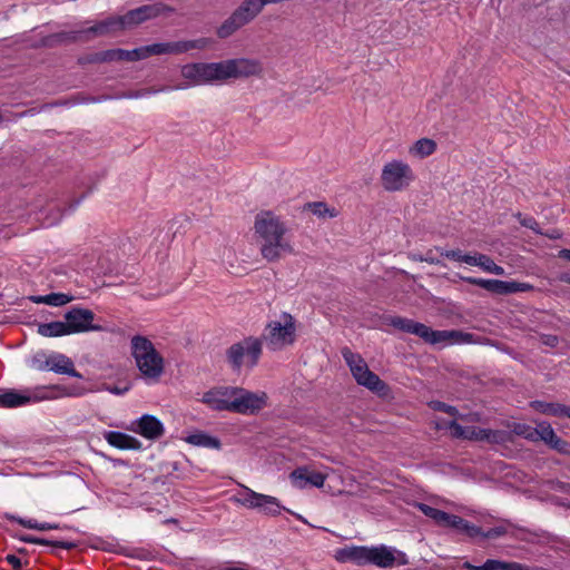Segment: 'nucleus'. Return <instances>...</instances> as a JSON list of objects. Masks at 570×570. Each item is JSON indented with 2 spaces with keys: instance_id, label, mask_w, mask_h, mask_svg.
I'll list each match as a JSON object with an SVG mask.
<instances>
[{
  "instance_id": "1",
  "label": "nucleus",
  "mask_w": 570,
  "mask_h": 570,
  "mask_svg": "<svg viewBox=\"0 0 570 570\" xmlns=\"http://www.w3.org/2000/svg\"><path fill=\"white\" fill-rule=\"evenodd\" d=\"M254 229L261 242V254L265 259L274 262L284 254L293 253V246L285 238L287 227L274 213L269 210L258 213Z\"/></svg>"
},
{
  "instance_id": "2",
  "label": "nucleus",
  "mask_w": 570,
  "mask_h": 570,
  "mask_svg": "<svg viewBox=\"0 0 570 570\" xmlns=\"http://www.w3.org/2000/svg\"><path fill=\"white\" fill-rule=\"evenodd\" d=\"M131 355L144 379L157 382L165 370V361L153 342L146 336L135 335L130 341Z\"/></svg>"
},
{
  "instance_id": "3",
  "label": "nucleus",
  "mask_w": 570,
  "mask_h": 570,
  "mask_svg": "<svg viewBox=\"0 0 570 570\" xmlns=\"http://www.w3.org/2000/svg\"><path fill=\"white\" fill-rule=\"evenodd\" d=\"M296 322L288 313H282L277 320L269 321L259 338L269 351L278 352L296 341Z\"/></svg>"
},
{
  "instance_id": "4",
  "label": "nucleus",
  "mask_w": 570,
  "mask_h": 570,
  "mask_svg": "<svg viewBox=\"0 0 570 570\" xmlns=\"http://www.w3.org/2000/svg\"><path fill=\"white\" fill-rule=\"evenodd\" d=\"M124 30L120 16L108 17L95 23L91 27L69 32H60L48 37L43 45L53 46L60 42L78 41V40H91L96 37H102Z\"/></svg>"
},
{
  "instance_id": "5",
  "label": "nucleus",
  "mask_w": 570,
  "mask_h": 570,
  "mask_svg": "<svg viewBox=\"0 0 570 570\" xmlns=\"http://www.w3.org/2000/svg\"><path fill=\"white\" fill-rule=\"evenodd\" d=\"M262 354V341L257 337H246L228 347L227 362L234 371H240L243 366L253 368Z\"/></svg>"
},
{
  "instance_id": "6",
  "label": "nucleus",
  "mask_w": 570,
  "mask_h": 570,
  "mask_svg": "<svg viewBox=\"0 0 570 570\" xmlns=\"http://www.w3.org/2000/svg\"><path fill=\"white\" fill-rule=\"evenodd\" d=\"M180 73L184 82L175 86L176 90L220 82L217 62L187 63L181 67Z\"/></svg>"
},
{
  "instance_id": "7",
  "label": "nucleus",
  "mask_w": 570,
  "mask_h": 570,
  "mask_svg": "<svg viewBox=\"0 0 570 570\" xmlns=\"http://www.w3.org/2000/svg\"><path fill=\"white\" fill-rule=\"evenodd\" d=\"M380 179L386 191L394 193L406 189L415 175L407 163L394 159L383 166Z\"/></svg>"
},
{
  "instance_id": "8",
  "label": "nucleus",
  "mask_w": 570,
  "mask_h": 570,
  "mask_svg": "<svg viewBox=\"0 0 570 570\" xmlns=\"http://www.w3.org/2000/svg\"><path fill=\"white\" fill-rule=\"evenodd\" d=\"M219 81L226 82L230 79L261 77L263 63L253 58H233L218 61Z\"/></svg>"
},
{
  "instance_id": "9",
  "label": "nucleus",
  "mask_w": 570,
  "mask_h": 570,
  "mask_svg": "<svg viewBox=\"0 0 570 570\" xmlns=\"http://www.w3.org/2000/svg\"><path fill=\"white\" fill-rule=\"evenodd\" d=\"M237 502L247 509H255L261 513L272 517H276L283 510H286L277 498L255 492L245 485L238 492Z\"/></svg>"
},
{
  "instance_id": "10",
  "label": "nucleus",
  "mask_w": 570,
  "mask_h": 570,
  "mask_svg": "<svg viewBox=\"0 0 570 570\" xmlns=\"http://www.w3.org/2000/svg\"><path fill=\"white\" fill-rule=\"evenodd\" d=\"M232 413L254 415L267 406L268 396L265 392H252L233 386Z\"/></svg>"
},
{
  "instance_id": "11",
  "label": "nucleus",
  "mask_w": 570,
  "mask_h": 570,
  "mask_svg": "<svg viewBox=\"0 0 570 570\" xmlns=\"http://www.w3.org/2000/svg\"><path fill=\"white\" fill-rule=\"evenodd\" d=\"M411 334H414L430 344L451 343L464 344L471 343L473 335L462 331H434L423 323L414 321Z\"/></svg>"
},
{
  "instance_id": "12",
  "label": "nucleus",
  "mask_w": 570,
  "mask_h": 570,
  "mask_svg": "<svg viewBox=\"0 0 570 570\" xmlns=\"http://www.w3.org/2000/svg\"><path fill=\"white\" fill-rule=\"evenodd\" d=\"M58 386L50 387H38L33 392L24 391L18 392L16 390H9L4 393H0V406L1 407H18L26 405L31 402H39L46 399H50V391L57 390Z\"/></svg>"
},
{
  "instance_id": "13",
  "label": "nucleus",
  "mask_w": 570,
  "mask_h": 570,
  "mask_svg": "<svg viewBox=\"0 0 570 570\" xmlns=\"http://www.w3.org/2000/svg\"><path fill=\"white\" fill-rule=\"evenodd\" d=\"M206 39L178 41V42H166V43H153L140 47L141 58L146 59L155 55L164 53H183L191 49H203L207 46Z\"/></svg>"
},
{
  "instance_id": "14",
  "label": "nucleus",
  "mask_w": 570,
  "mask_h": 570,
  "mask_svg": "<svg viewBox=\"0 0 570 570\" xmlns=\"http://www.w3.org/2000/svg\"><path fill=\"white\" fill-rule=\"evenodd\" d=\"M70 334L101 331V326L94 325L95 314L87 308L73 307L65 314Z\"/></svg>"
},
{
  "instance_id": "15",
  "label": "nucleus",
  "mask_w": 570,
  "mask_h": 570,
  "mask_svg": "<svg viewBox=\"0 0 570 570\" xmlns=\"http://www.w3.org/2000/svg\"><path fill=\"white\" fill-rule=\"evenodd\" d=\"M168 10L169 8L163 3L141 6L139 8L128 11L124 16H120L122 28L124 30L131 28L148 19L156 18Z\"/></svg>"
},
{
  "instance_id": "16",
  "label": "nucleus",
  "mask_w": 570,
  "mask_h": 570,
  "mask_svg": "<svg viewBox=\"0 0 570 570\" xmlns=\"http://www.w3.org/2000/svg\"><path fill=\"white\" fill-rule=\"evenodd\" d=\"M127 430L141 435L147 440H158L165 434V426L156 416L144 414L132 421Z\"/></svg>"
},
{
  "instance_id": "17",
  "label": "nucleus",
  "mask_w": 570,
  "mask_h": 570,
  "mask_svg": "<svg viewBox=\"0 0 570 570\" xmlns=\"http://www.w3.org/2000/svg\"><path fill=\"white\" fill-rule=\"evenodd\" d=\"M233 386H217L205 392L200 402L213 411L230 412L233 401Z\"/></svg>"
},
{
  "instance_id": "18",
  "label": "nucleus",
  "mask_w": 570,
  "mask_h": 570,
  "mask_svg": "<svg viewBox=\"0 0 570 570\" xmlns=\"http://www.w3.org/2000/svg\"><path fill=\"white\" fill-rule=\"evenodd\" d=\"M406 562L405 554L396 552L392 548L385 546L371 547L370 564L379 568H392L395 563L405 564Z\"/></svg>"
},
{
  "instance_id": "19",
  "label": "nucleus",
  "mask_w": 570,
  "mask_h": 570,
  "mask_svg": "<svg viewBox=\"0 0 570 570\" xmlns=\"http://www.w3.org/2000/svg\"><path fill=\"white\" fill-rule=\"evenodd\" d=\"M352 375L360 385L379 394H384L387 389L386 384L375 373L370 371L366 363L357 366L352 372Z\"/></svg>"
},
{
  "instance_id": "20",
  "label": "nucleus",
  "mask_w": 570,
  "mask_h": 570,
  "mask_svg": "<svg viewBox=\"0 0 570 570\" xmlns=\"http://www.w3.org/2000/svg\"><path fill=\"white\" fill-rule=\"evenodd\" d=\"M291 479L294 485L299 489H304L308 484L322 488L326 480V475L321 472L309 470L307 466H301L291 473Z\"/></svg>"
},
{
  "instance_id": "21",
  "label": "nucleus",
  "mask_w": 570,
  "mask_h": 570,
  "mask_svg": "<svg viewBox=\"0 0 570 570\" xmlns=\"http://www.w3.org/2000/svg\"><path fill=\"white\" fill-rule=\"evenodd\" d=\"M371 547L352 546L336 551L335 558L340 562H352L356 566L370 564Z\"/></svg>"
},
{
  "instance_id": "22",
  "label": "nucleus",
  "mask_w": 570,
  "mask_h": 570,
  "mask_svg": "<svg viewBox=\"0 0 570 570\" xmlns=\"http://www.w3.org/2000/svg\"><path fill=\"white\" fill-rule=\"evenodd\" d=\"M142 60L140 48L134 50L125 49H110L98 52L94 56L91 61L108 62V61H138Z\"/></svg>"
},
{
  "instance_id": "23",
  "label": "nucleus",
  "mask_w": 570,
  "mask_h": 570,
  "mask_svg": "<svg viewBox=\"0 0 570 570\" xmlns=\"http://www.w3.org/2000/svg\"><path fill=\"white\" fill-rule=\"evenodd\" d=\"M104 439L109 445L119 450L139 451L142 448V444L138 439L118 431L104 432Z\"/></svg>"
},
{
  "instance_id": "24",
  "label": "nucleus",
  "mask_w": 570,
  "mask_h": 570,
  "mask_svg": "<svg viewBox=\"0 0 570 570\" xmlns=\"http://www.w3.org/2000/svg\"><path fill=\"white\" fill-rule=\"evenodd\" d=\"M48 371H53L58 374H67L72 377L82 379V375L76 371L71 358L61 353H51L48 355Z\"/></svg>"
},
{
  "instance_id": "25",
  "label": "nucleus",
  "mask_w": 570,
  "mask_h": 570,
  "mask_svg": "<svg viewBox=\"0 0 570 570\" xmlns=\"http://www.w3.org/2000/svg\"><path fill=\"white\" fill-rule=\"evenodd\" d=\"M510 440V435L503 430L481 429L473 426L471 441H484L491 444H502Z\"/></svg>"
},
{
  "instance_id": "26",
  "label": "nucleus",
  "mask_w": 570,
  "mask_h": 570,
  "mask_svg": "<svg viewBox=\"0 0 570 570\" xmlns=\"http://www.w3.org/2000/svg\"><path fill=\"white\" fill-rule=\"evenodd\" d=\"M460 278L468 284L480 286L491 293H495V294H500V295L508 294V282H505V281L484 279V278H476V277H470V276H461Z\"/></svg>"
},
{
  "instance_id": "27",
  "label": "nucleus",
  "mask_w": 570,
  "mask_h": 570,
  "mask_svg": "<svg viewBox=\"0 0 570 570\" xmlns=\"http://www.w3.org/2000/svg\"><path fill=\"white\" fill-rule=\"evenodd\" d=\"M463 568L468 570H529L527 566L518 562H505L500 560L489 559L482 566H474L466 561Z\"/></svg>"
},
{
  "instance_id": "28",
  "label": "nucleus",
  "mask_w": 570,
  "mask_h": 570,
  "mask_svg": "<svg viewBox=\"0 0 570 570\" xmlns=\"http://www.w3.org/2000/svg\"><path fill=\"white\" fill-rule=\"evenodd\" d=\"M416 507L424 515L441 525L451 527L452 519L455 517L454 514H449L425 503H417Z\"/></svg>"
},
{
  "instance_id": "29",
  "label": "nucleus",
  "mask_w": 570,
  "mask_h": 570,
  "mask_svg": "<svg viewBox=\"0 0 570 570\" xmlns=\"http://www.w3.org/2000/svg\"><path fill=\"white\" fill-rule=\"evenodd\" d=\"M38 333L45 337H58L70 335L67 323L57 321L38 325Z\"/></svg>"
},
{
  "instance_id": "30",
  "label": "nucleus",
  "mask_w": 570,
  "mask_h": 570,
  "mask_svg": "<svg viewBox=\"0 0 570 570\" xmlns=\"http://www.w3.org/2000/svg\"><path fill=\"white\" fill-rule=\"evenodd\" d=\"M185 440L187 443L196 446L217 450L220 449L222 446L219 439L212 436L205 432H195L193 434H189Z\"/></svg>"
},
{
  "instance_id": "31",
  "label": "nucleus",
  "mask_w": 570,
  "mask_h": 570,
  "mask_svg": "<svg viewBox=\"0 0 570 570\" xmlns=\"http://www.w3.org/2000/svg\"><path fill=\"white\" fill-rule=\"evenodd\" d=\"M530 406L546 415L562 417L563 404L557 402L532 401Z\"/></svg>"
},
{
  "instance_id": "32",
  "label": "nucleus",
  "mask_w": 570,
  "mask_h": 570,
  "mask_svg": "<svg viewBox=\"0 0 570 570\" xmlns=\"http://www.w3.org/2000/svg\"><path fill=\"white\" fill-rule=\"evenodd\" d=\"M436 150V142L429 138H421L410 148V154L417 158H425Z\"/></svg>"
},
{
  "instance_id": "33",
  "label": "nucleus",
  "mask_w": 570,
  "mask_h": 570,
  "mask_svg": "<svg viewBox=\"0 0 570 570\" xmlns=\"http://www.w3.org/2000/svg\"><path fill=\"white\" fill-rule=\"evenodd\" d=\"M450 528L456 529L470 538H483V530L480 527L470 523L459 515H455L454 519H452V524Z\"/></svg>"
},
{
  "instance_id": "34",
  "label": "nucleus",
  "mask_w": 570,
  "mask_h": 570,
  "mask_svg": "<svg viewBox=\"0 0 570 570\" xmlns=\"http://www.w3.org/2000/svg\"><path fill=\"white\" fill-rule=\"evenodd\" d=\"M19 539L26 543L51 546V547H57V548H61V549H66V550H71V549L76 548V543L70 542V541H50L47 539L37 538L33 535H29V534L21 535Z\"/></svg>"
},
{
  "instance_id": "35",
  "label": "nucleus",
  "mask_w": 570,
  "mask_h": 570,
  "mask_svg": "<svg viewBox=\"0 0 570 570\" xmlns=\"http://www.w3.org/2000/svg\"><path fill=\"white\" fill-rule=\"evenodd\" d=\"M556 436L557 434L549 422H535L534 442L541 440L549 445Z\"/></svg>"
},
{
  "instance_id": "36",
  "label": "nucleus",
  "mask_w": 570,
  "mask_h": 570,
  "mask_svg": "<svg viewBox=\"0 0 570 570\" xmlns=\"http://www.w3.org/2000/svg\"><path fill=\"white\" fill-rule=\"evenodd\" d=\"M72 299L71 296L62 293H51L43 296H35L32 301L35 303H43L50 306H62Z\"/></svg>"
},
{
  "instance_id": "37",
  "label": "nucleus",
  "mask_w": 570,
  "mask_h": 570,
  "mask_svg": "<svg viewBox=\"0 0 570 570\" xmlns=\"http://www.w3.org/2000/svg\"><path fill=\"white\" fill-rule=\"evenodd\" d=\"M455 439L471 441L473 434V426H462L455 421L445 423L444 425Z\"/></svg>"
},
{
  "instance_id": "38",
  "label": "nucleus",
  "mask_w": 570,
  "mask_h": 570,
  "mask_svg": "<svg viewBox=\"0 0 570 570\" xmlns=\"http://www.w3.org/2000/svg\"><path fill=\"white\" fill-rule=\"evenodd\" d=\"M307 208L317 217L325 218V217H336L337 212L335 208L328 207L325 203L316 202V203H309L307 204Z\"/></svg>"
},
{
  "instance_id": "39",
  "label": "nucleus",
  "mask_w": 570,
  "mask_h": 570,
  "mask_svg": "<svg viewBox=\"0 0 570 570\" xmlns=\"http://www.w3.org/2000/svg\"><path fill=\"white\" fill-rule=\"evenodd\" d=\"M342 356L351 372H353L357 366L366 363L360 354L352 352L348 347L342 348Z\"/></svg>"
},
{
  "instance_id": "40",
  "label": "nucleus",
  "mask_w": 570,
  "mask_h": 570,
  "mask_svg": "<svg viewBox=\"0 0 570 570\" xmlns=\"http://www.w3.org/2000/svg\"><path fill=\"white\" fill-rule=\"evenodd\" d=\"M386 321H387L389 325H392L393 327H395L402 332H405V333H411L412 325L414 324L413 320L401 317V316H392V317H389Z\"/></svg>"
},
{
  "instance_id": "41",
  "label": "nucleus",
  "mask_w": 570,
  "mask_h": 570,
  "mask_svg": "<svg viewBox=\"0 0 570 570\" xmlns=\"http://www.w3.org/2000/svg\"><path fill=\"white\" fill-rule=\"evenodd\" d=\"M490 259L491 257L485 254L474 253L473 255L469 254V257L465 259V264L470 266H478L485 272Z\"/></svg>"
},
{
  "instance_id": "42",
  "label": "nucleus",
  "mask_w": 570,
  "mask_h": 570,
  "mask_svg": "<svg viewBox=\"0 0 570 570\" xmlns=\"http://www.w3.org/2000/svg\"><path fill=\"white\" fill-rule=\"evenodd\" d=\"M517 435L522 436L529 441L534 442L535 428H532L525 423H515L512 430Z\"/></svg>"
},
{
  "instance_id": "43",
  "label": "nucleus",
  "mask_w": 570,
  "mask_h": 570,
  "mask_svg": "<svg viewBox=\"0 0 570 570\" xmlns=\"http://www.w3.org/2000/svg\"><path fill=\"white\" fill-rule=\"evenodd\" d=\"M48 355L42 352L35 354L31 358V367L38 371H48Z\"/></svg>"
},
{
  "instance_id": "44",
  "label": "nucleus",
  "mask_w": 570,
  "mask_h": 570,
  "mask_svg": "<svg viewBox=\"0 0 570 570\" xmlns=\"http://www.w3.org/2000/svg\"><path fill=\"white\" fill-rule=\"evenodd\" d=\"M4 517L8 520L18 522L19 524H21L22 527H24L27 529L39 530V525H41L40 522H38V521L33 520V519L26 520V519H22V518H19V517L9 514V513H6Z\"/></svg>"
},
{
  "instance_id": "45",
  "label": "nucleus",
  "mask_w": 570,
  "mask_h": 570,
  "mask_svg": "<svg viewBox=\"0 0 570 570\" xmlns=\"http://www.w3.org/2000/svg\"><path fill=\"white\" fill-rule=\"evenodd\" d=\"M548 446L558 451L561 454L570 455V443L562 440L558 435L553 439V441Z\"/></svg>"
},
{
  "instance_id": "46",
  "label": "nucleus",
  "mask_w": 570,
  "mask_h": 570,
  "mask_svg": "<svg viewBox=\"0 0 570 570\" xmlns=\"http://www.w3.org/2000/svg\"><path fill=\"white\" fill-rule=\"evenodd\" d=\"M164 90H165V88H157V89L156 88H148V89L137 90V91L127 94L125 97L129 98V99H138V98H142V97H146V96H149V95H156V94L161 92Z\"/></svg>"
},
{
  "instance_id": "47",
  "label": "nucleus",
  "mask_w": 570,
  "mask_h": 570,
  "mask_svg": "<svg viewBox=\"0 0 570 570\" xmlns=\"http://www.w3.org/2000/svg\"><path fill=\"white\" fill-rule=\"evenodd\" d=\"M515 216L518 217V219H519V222H520V224L522 226H524V227H527L529 229H532V230H534L537 233H540V230L538 228L539 224L537 223V220L533 217H531V216H522L520 213H518Z\"/></svg>"
},
{
  "instance_id": "48",
  "label": "nucleus",
  "mask_w": 570,
  "mask_h": 570,
  "mask_svg": "<svg viewBox=\"0 0 570 570\" xmlns=\"http://www.w3.org/2000/svg\"><path fill=\"white\" fill-rule=\"evenodd\" d=\"M532 289V285L528 283L508 282V294L518 292H529Z\"/></svg>"
},
{
  "instance_id": "49",
  "label": "nucleus",
  "mask_w": 570,
  "mask_h": 570,
  "mask_svg": "<svg viewBox=\"0 0 570 570\" xmlns=\"http://www.w3.org/2000/svg\"><path fill=\"white\" fill-rule=\"evenodd\" d=\"M507 533V529L503 525L490 528L487 531L483 530L484 539H495L504 535Z\"/></svg>"
},
{
  "instance_id": "50",
  "label": "nucleus",
  "mask_w": 570,
  "mask_h": 570,
  "mask_svg": "<svg viewBox=\"0 0 570 570\" xmlns=\"http://www.w3.org/2000/svg\"><path fill=\"white\" fill-rule=\"evenodd\" d=\"M442 255L449 259L462 263H465V259L469 257V254H463L460 249L445 250L442 252Z\"/></svg>"
},
{
  "instance_id": "51",
  "label": "nucleus",
  "mask_w": 570,
  "mask_h": 570,
  "mask_svg": "<svg viewBox=\"0 0 570 570\" xmlns=\"http://www.w3.org/2000/svg\"><path fill=\"white\" fill-rule=\"evenodd\" d=\"M431 407L436 411L449 413L450 415H455L458 413L455 407L440 401L431 402Z\"/></svg>"
},
{
  "instance_id": "52",
  "label": "nucleus",
  "mask_w": 570,
  "mask_h": 570,
  "mask_svg": "<svg viewBox=\"0 0 570 570\" xmlns=\"http://www.w3.org/2000/svg\"><path fill=\"white\" fill-rule=\"evenodd\" d=\"M485 272L499 276H502L505 273L504 268L500 265H497L492 258L490 259V263L488 264Z\"/></svg>"
},
{
  "instance_id": "53",
  "label": "nucleus",
  "mask_w": 570,
  "mask_h": 570,
  "mask_svg": "<svg viewBox=\"0 0 570 570\" xmlns=\"http://www.w3.org/2000/svg\"><path fill=\"white\" fill-rule=\"evenodd\" d=\"M6 561L14 569V570H21L22 569V562L21 560L14 556V554H7Z\"/></svg>"
},
{
  "instance_id": "54",
  "label": "nucleus",
  "mask_w": 570,
  "mask_h": 570,
  "mask_svg": "<svg viewBox=\"0 0 570 570\" xmlns=\"http://www.w3.org/2000/svg\"><path fill=\"white\" fill-rule=\"evenodd\" d=\"M543 344L556 347L559 343V338L556 335H546L542 338Z\"/></svg>"
},
{
  "instance_id": "55",
  "label": "nucleus",
  "mask_w": 570,
  "mask_h": 570,
  "mask_svg": "<svg viewBox=\"0 0 570 570\" xmlns=\"http://www.w3.org/2000/svg\"><path fill=\"white\" fill-rule=\"evenodd\" d=\"M105 390H107L108 392H110L112 394H116V395H122V394H125L129 390V387L125 386V387L121 389V387H118V386L106 385Z\"/></svg>"
},
{
  "instance_id": "56",
  "label": "nucleus",
  "mask_w": 570,
  "mask_h": 570,
  "mask_svg": "<svg viewBox=\"0 0 570 570\" xmlns=\"http://www.w3.org/2000/svg\"><path fill=\"white\" fill-rule=\"evenodd\" d=\"M55 529H59V525L56 523L43 522V523H41V525H39V531H47V530H55Z\"/></svg>"
},
{
  "instance_id": "57",
  "label": "nucleus",
  "mask_w": 570,
  "mask_h": 570,
  "mask_svg": "<svg viewBox=\"0 0 570 570\" xmlns=\"http://www.w3.org/2000/svg\"><path fill=\"white\" fill-rule=\"evenodd\" d=\"M559 257L570 262V249H561L559 252Z\"/></svg>"
},
{
  "instance_id": "58",
  "label": "nucleus",
  "mask_w": 570,
  "mask_h": 570,
  "mask_svg": "<svg viewBox=\"0 0 570 570\" xmlns=\"http://www.w3.org/2000/svg\"><path fill=\"white\" fill-rule=\"evenodd\" d=\"M559 279L563 283H568L570 284V274L569 273H563L560 275Z\"/></svg>"
},
{
  "instance_id": "59",
  "label": "nucleus",
  "mask_w": 570,
  "mask_h": 570,
  "mask_svg": "<svg viewBox=\"0 0 570 570\" xmlns=\"http://www.w3.org/2000/svg\"><path fill=\"white\" fill-rule=\"evenodd\" d=\"M562 417L570 419V406L563 404Z\"/></svg>"
},
{
  "instance_id": "60",
  "label": "nucleus",
  "mask_w": 570,
  "mask_h": 570,
  "mask_svg": "<svg viewBox=\"0 0 570 570\" xmlns=\"http://www.w3.org/2000/svg\"><path fill=\"white\" fill-rule=\"evenodd\" d=\"M421 261H425V262H429V263H431V264H435V263H438V261H436V259H434L433 257H431L429 254L426 255V257L421 258Z\"/></svg>"
},
{
  "instance_id": "61",
  "label": "nucleus",
  "mask_w": 570,
  "mask_h": 570,
  "mask_svg": "<svg viewBox=\"0 0 570 570\" xmlns=\"http://www.w3.org/2000/svg\"><path fill=\"white\" fill-rule=\"evenodd\" d=\"M60 217H58L57 219L55 220H51V222H48L47 225L50 226V225H53Z\"/></svg>"
}]
</instances>
